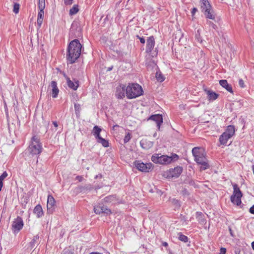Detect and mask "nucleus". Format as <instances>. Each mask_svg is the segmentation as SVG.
<instances>
[{
  "mask_svg": "<svg viewBox=\"0 0 254 254\" xmlns=\"http://www.w3.org/2000/svg\"><path fill=\"white\" fill-rule=\"evenodd\" d=\"M156 78L157 81L160 82H163L165 80L164 76L160 71L156 72Z\"/></svg>",
  "mask_w": 254,
  "mask_h": 254,
  "instance_id": "nucleus-30",
  "label": "nucleus"
},
{
  "mask_svg": "<svg viewBox=\"0 0 254 254\" xmlns=\"http://www.w3.org/2000/svg\"><path fill=\"white\" fill-rule=\"evenodd\" d=\"M162 245L164 247H167L168 246V244L167 242H164L162 243Z\"/></svg>",
  "mask_w": 254,
  "mask_h": 254,
  "instance_id": "nucleus-58",
  "label": "nucleus"
},
{
  "mask_svg": "<svg viewBox=\"0 0 254 254\" xmlns=\"http://www.w3.org/2000/svg\"><path fill=\"white\" fill-rule=\"evenodd\" d=\"M252 170H253V173L254 174V165L252 166Z\"/></svg>",
  "mask_w": 254,
  "mask_h": 254,
  "instance_id": "nucleus-63",
  "label": "nucleus"
},
{
  "mask_svg": "<svg viewBox=\"0 0 254 254\" xmlns=\"http://www.w3.org/2000/svg\"><path fill=\"white\" fill-rule=\"evenodd\" d=\"M197 11V9L195 7H194L192 8V11H191V13H192V15H194V13Z\"/></svg>",
  "mask_w": 254,
  "mask_h": 254,
  "instance_id": "nucleus-52",
  "label": "nucleus"
},
{
  "mask_svg": "<svg viewBox=\"0 0 254 254\" xmlns=\"http://www.w3.org/2000/svg\"><path fill=\"white\" fill-rule=\"evenodd\" d=\"M49 87L51 88L52 97L54 98H57L59 93V89L57 86V82L56 81H52Z\"/></svg>",
  "mask_w": 254,
  "mask_h": 254,
  "instance_id": "nucleus-16",
  "label": "nucleus"
},
{
  "mask_svg": "<svg viewBox=\"0 0 254 254\" xmlns=\"http://www.w3.org/2000/svg\"><path fill=\"white\" fill-rule=\"evenodd\" d=\"M160 156L159 154H155L152 156L151 160L154 163H159L160 164Z\"/></svg>",
  "mask_w": 254,
  "mask_h": 254,
  "instance_id": "nucleus-29",
  "label": "nucleus"
},
{
  "mask_svg": "<svg viewBox=\"0 0 254 254\" xmlns=\"http://www.w3.org/2000/svg\"><path fill=\"white\" fill-rule=\"evenodd\" d=\"M74 107L75 114L76 115L79 114L80 110V105L78 103H75L74 105Z\"/></svg>",
  "mask_w": 254,
  "mask_h": 254,
  "instance_id": "nucleus-38",
  "label": "nucleus"
},
{
  "mask_svg": "<svg viewBox=\"0 0 254 254\" xmlns=\"http://www.w3.org/2000/svg\"><path fill=\"white\" fill-rule=\"evenodd\" d=\"M90 254H110L109 252H106L105 253H99L97 252H92Z\"/></svg>",
  "mask_w": 254,
  "mask_h": 254,
  "instance_id": "nucleus-51",
  "label": "nucleus"
},
{
  "mask_svg": "<svg viewBox=\"0 0 254 254\" xmlns=\"http://www.w3.org/2000/svg\"><path fill=\"white\" fill-rule=\"evenodd\" d=\"M141 147L145 150L151 148L153 145V142L147 139H142L140 141Z\"/></svg>",
  "mask_w": 254,
  "mask_h": 254,
  "instance_id": "nucleus-19",
  "label": "nucleus"
},
{
  "mask_svg": "<svg viewBox=\"0 0 254 254\" xmlns=\"http://www.w3.org/2000/svg\"><path fill=\"white\" fill-rule=\"evenodd\" d=\"M33 213L38 218H41L44 215V212L41 205L40 204L36 205L34 208Z\"/></svg>",
  "mask_w": 254,
  "mask_h": 254,
  "instance_id": "nucleus-21",
  "label": "nucleus"
},
{
  "mask_svg": "<svg viewBox=\"0 0 254 254\" xmlns=\"http://www.w3.org/2000/svg\"><path fill=\"white\" fill-rule=\"evenodd\" d=\"M169 254H173L172 252H170Z\"/></svg>",
  "mask_w": 254,
  "mask_h": 254,
  "instance_id": "nucleus-64",
  "label": "nucleus"
},
{
  "mask_svg": "<svg viewBox=\"0 0 254 254\" xmlns=\"http://www.w3.org/2000/svg\"><path fill=\"white\" fill-rule=\"evenodd\" d=\"M136 38L139 40L140 42L142 44H144L145 43V40L143 37H140L139 35H136Z\"/></svg>",
  "mask_w": 254,
  "mask_h": 254,
  "instance_id": "nucleus-41",
  "label": "nucleus"
},
{
  "mask_svg": "<svg viewBox=\"0 0 254 254\" xmlns=\"http://www.w3.org/2000/svg\"><path fill=\"white\" fill-rule=\"evenodd\" d=\"M178 235H179L178 239L180 241H182L185 243H186L188 241V240H189L188 237L187 236L183 235L182 233H179L178 234Z\"/></svg>",
  "mask_w": 254,
  "mask_h": 254,
  "instance_id": "nucleus-27",
  "label": "nucleus"
},
{
  "mask_svg": "<svg viewBox=\"0 0 254 254\" xmlns=\"http://www.w3.org/2000/svg\"><path fill=\"white\" fill-rule=\"evenodd\" d=\"M20 5L18 3H14L13 11L15 13H18L19 10Z\"/></svg>",
  "mask_w": 254,
  "mask_h": 254,
  "instance_id": "nucleus-36",
  "label": "nucleus"
},
{
  "mask_svg": "<svg viewBox=\"0 0 254 254\" xmlns=\"http://www.w3.org/2000/svg\"><path fill=\"white\" fill-rule=\"evenodd\" d=\"M143 90L142 87L137 83H128L126 87V96L128 99L136 98L142 95Z\"/></svg>",
  "mask_w": 254,
  "mask_h": 254,
  "instance_id": "nucleus-3",
  "label": "nucleus"
},
{
  "mask_svg": "<svg viewBox=\"0 0 254 254\" xmlns=\"http://www.w3.org/2000/svg\"><path fill=\"white\" fill-rule=\"evenodd\" d=\"M73 249L66 248L63 250L62 254H73Z\"/></svg>",
  "mask_w": 254,
  "mask_h": 254,
  "instance_id": "nucleus-37",
  "label": "nucleus"
},
{
  "mask_svg": "<svg viewBox=\"0 0 254 254\" xmlns=\"http://www.w3.org/2000/svg\"><path fill=\"white\" fill-rule=\"evenodd\" d=\"M235 127L232 125L228 126L225 131L219 137L221 144L226 145L228 140L235 134Z\"/></svg>",
  "mask_w": 254,
  "mask_h": 254,
  "instance_id": "nucleus-5",
  "label": "nucleus"
},
{
  "mask_svg": "<svg viewBox=\"0 0 254 254\" xmlns=\"http://www.w3.org/2000/svg\"><path fill=\"white\" fill-rule=\"evenodd\" d=\"M133 164L136 169L142 172H149L152 168V164L151 163H144L141 161L137 160Z\"/></svg>",
  "mask_w": 254,
  "mask_h": 254,
  "instance_id": "nucleus-8",
  "label": "nucleus"
},
{
  "mask_svg": "<svg viewBox=\"0 0 254 254\" xmlns=\"http://www.w3.org/2000/svg\"><path fill=\"white\" fill-rule=\"evenodd\" d=\"M207 24L210 26H211L214 29L217 28V26L210 21H207Z\"/></svg>",
  "mask_w": 254,
  "mask_h": 254,
  "instance_id": "nucleus-40",
  "label": "nucleus"
},
{
  "mask_svg": "<svg viewBox=\"0 0 254 254\" xmlns=\"http://www.w3.org/2000/svg\"><path fill=\"white\" fill-rule=\"evenodd\" d=\"M239 85L242 88L245 87V85L244 81H243V80L242 79H239Z\"/></svg>",
  "mask_w": 254,
  "mask_h": 254,
  "instance_id": "nucleus-43",
  "label": "nucleus"
},
{
  "mask_svg": "<svg viewBox=\"0 0 254 254\" xmlns=\"http://www.w3.org/2000/svg\"><path fill=\"white\" fill-rule=\"evenodd\" d=\"M183 170L181 166H177L174 168H171L165 172V175L168 178H178Z\"/></svg>",
  "mask_w": 254,
  "mask_h": 254,
  "instance_id": "nucleus-7",
  "label": "nucleus"
},
{
  "mask_svg": "<svg viewBox=\"0 0 254 254\" xmlns=\"http://www.w3.org/2000/svg\"><path fill=\"white\" fill-rule=\"evenodd\" d=\"M233 193L231 196V201L237 206H239L242 203L241 198L243 196V194L238 185L235 184L233 185Z\"/></svg>",
  "mask_w": 254,
  "mask_h": 254,
  "instance_id": "nucleus-6",
  "label": "nucleus"
},
{
  "mask_svg": "<svg viewBox=\"0 0 254 254\" xmlns=\"http://www.w3.org/2000/svg\"><path fill=\"white\" fill-rule=\"evenodd\" d=\"M252 247L253 249L254 250V241L252 243Z\"/></svg>",
  "mask_w": 254,
  "mask_h": 254,
  "instance_id": "nucleus-62",
  "label": "nucleus"
},
{
  "mask_svg": "<svg viewBox=\"0 0 254 254\" xmlns=\"http://www.w3.org/2000/svg\"><path fill=\"white\" fill-rule=\"evenodd\" d=\"M95 137L96 138V139H97V141H98V140H100V138H102L101 135H100V133L99 134H98L97 135H94Z\"/></svg>",
  "mask_w": 254,
  "mask_h": 254,
  "instance_id": "nucleus-50",
  "label": "nucleus"
},
{
  "mask_svg": "<svg viewBox=\"0 0 254 254\" xmlns=\"http://www.w3.org/2000/svg\"><path fill=\"white\" fill-rule=\"evenodd\" d=\"M102 176L101 174H99L98 175L96 176L95 179H97L98 178H102Z\"/></svg>",
  "mask_w": 254,
  "mask_h": 254,
  "instance_id": "nucleus-60",
  "label": "nucleus"
},
{
  "mask_svg": "<svg viewBox=\"0 0 254 254\" xmlns=\"http://www.w3.org/2000/svg\"><path fill=\"white\" fill-rule=\"evenodd\" d=\"M79 11L78 5L75 4L70 9L69 14L70 15H73L76 14Z\"/></svg>",
  "mask_w": 254,
  "mask_h": 254,
  "instance_id": "nucleus-26",
  "label": "nucleus"
},
{
  "mask_svg": "<svg viewBox=\"0 0 254 254\" xmlns=\"http://www.w3.org/2000/svg\"><path fill=\"white\" fill-rule=\"evenodd\" d=\"M204 90L207 95V99L210 101L215 100L218 97V94L215 93V92H213L206 88H205Z\"/></svg>",
  "mask_w": 254,
  "mask_h": 254,
  "instance_id": "nucleus-20",
  "label": "nucleus"
},
{
  "mask_svg": "<svg viewBox=\"0 0 254 254\" xmlns=\"http://www.w3.org/2000/svg\"><path fill=\"white\" fill-rule=\"evenodd\" d=\"M55 200L51 195H48L47 198V211L49 213H52L55 209Z\"/></svg>",
  "mask_w": 254,
  "mask_h": 254,
  "instance_id": "nucleus-13",
  "label": "nucleus"
},
{
  "mask_svg": "<svg viewBox=\"0 0 254 254\" xmlns=\"http://www.w3.org/2000/svg\"><path fill=\"white\" fill-rule=\"evenodd\" d=\"M94 211L96 214L104 213L108 215L112 214V211L110 209L100 203L94 206Z\"/></svg>",
  "mask_w": 254,
  "mask_h": 254,
  "instance_id": "nucleus-10",
  "label": "nucleus"
},
{
  "mask_svg": "<svg viewBox=\"0 0 254 254\" xmlns=\"http://www.w3.org/2000/svg\"><path fill=\"white\" fill-rule=\"evenodd\" d=\"M2 186H3V182L0 181V191L1 190Z\"/></svg>",
  "mask_w": 254,
  "mask_h": 254,
  "instance_id": "nucleus-59",
  "label": "nucleus"
},
{
  "mask_svg": "<svg viewBox=\"0 0 254 254\" xmlns=\"http://www.w3.org/2000/svg\"><path fill=\"white\" fill-rule=\"evenodd\" d=\"M82 46L78 39L71 41L67 48L66 60L70 64H72L79 58Z\"/></svg>",
  "mask_w": 254,
  "mask_h": 254,
  "instance_id": "nucleus-1",
  "label": "nucleus"
},
{
  "mask_svg": "<svg viewBox=\"0 0 254 254\" xmlns=\"http://www.w3.org/2000/svg\"><path fill=\"white\" fill-rule=\"evenodd\" d=\"M64 76L66 80L67 84L68 87L73 89V90H76L79 86V81L74 80V82H73L68 76L65 75V74H64Z\"/></svg>",
  "mask_w": 254,
  "mask_h": 254,
  "instance_id": "nucleus-17",
  "label": "nucleus"
},
{
  "mask_svg": "<svg viewBox=\"0 0 254 254\" xmlns=\"http://www.w3.org/2000/svg\"><path fill=\"white\" fill-rule=\"evenodd\" d=\"M226 249L225 248H221L220 250L219 254H226Z\"/></svg>",
  "mask_w": 254,
  "mask_h": 254,
  "instance_id": "nucleus-46",
  "label": "nucleus"
},
{
  "mask_svg": "<svg viewBox=\"0 0 254 254\" xmlns=\"http://www.w3.org/2000/svg\"><path fill=\"white\" fill-rule=\"evenodd\" d=\"M102 129L101 128L99 127L98 126H95L93 127V135H97L98 134H99L100 133Z\"/></svg>",
  "mask_w": 254,
  "mask_h": 254,
  "instance_id": "nucleus-33",
  "label": "nucleus"
},
{
  "mask_svg": "<svg viewBox=\"0 0 254 254\" xmlns=\"http://www.w3.org/2000/svg\"><path fill=\"white\" fill-rule=\"evenodd\" d=\"M76 179L78 180L79 182H81L83 180V177L81 176H77L76 177Z\"/></svg>",
  "mask_w": 254,
  "mask_h": 254,
  "instance_id": "nucleus-49",
  "label": "nucleus"
},
{
  "mask_svg": "<svg viewBox=\"0 0 254 254\" xmlns=\"http://www.w3.org/2000/svg\"><path fill=\"white\" fill-rule=\"evenodd\" d=\"M70 34L73 35L75 37L81 36V28L78 22L74 21L72 22L70 29Z\"/></svg>",
  "mask_w": 254,
  "mask_h": 254,
  "instance_id": "nucleus-9",
  "label": "nucleus"
},
{
  "mask_svg": "<svg viewBox=\"0 0 254 254\" xmlns=\"http://www.w3.org/2000/svg\"><path fill=\"white\" fill-rule=\"evenodd\" d=\"M170 157L168 155H161L160 156V164H168L170 163Z\"/></svg>",
  "mask_w": 254,
  "mask_h": 254,
  "instance_id": "nucleus-24",
  "label": "nucleus"
},
{
  "mask_svg": "<svg viewBox=\"0 0 254 254\" xmlns=\"http://www.w3.org/2000/svg\"><path fill=\"white\" fill-rule=\"evenodd\" d=\"M131 134L130 132H127L125 137H124V142L125 143H127V142H128L130 139H131Z\"/></svg>",
  "mask_w": 254,
  "mask_h": 254,
  "instance_id": "nucleus-34",
  "label": "nucleus"
},
{
  "mask_svg": "<svg viewBox=\"0 0 254 254\" xmlns=\"http://www.w3.org/2000/svg\"><path fill=\"white\" fill-rule=\"evenodd\" d=\"M229 231H230V233L231 235L232 236H234L233 234L232 230V229H231L230 227H229Z\"/></svg>",
  "mask_w": 254,
  "mask_h": 254,
  "instance_id": "nucleus-57",
  "label": "nucleus"
},
{
  "mask_svg": "<svg viewBox=\"0 0 254 254\" xmlns=\"http://www.w3.org/2000/svg\"><path fill=\"white\" fill-rule=\"evenodd\" d=\"M219 84L221 86L225 88L228 91L230 92V93H233L232 86L228 84L226 80L222 79L219 80Z\"/></svg>",
  "mask_w": 254,
  "mask_h": 254,
  "instance_id": "nucleus-22",
  "label": "nucleus"
},
{
  "mask_svg": "<svg viewBox=\"0 0 254 254\" xmlns=\"http://www.w3.org/2000/svg\"><path fill=\"white\" fill-rule=\"evenodd\" d=\"M29 152L32 155H39L43 150L42 143L40 142V139L36 135H34L31 138V143L28 147Z\"/></svg>",
  "mask_w": 254,
  "mask_h": 254,
  "instance_id": "nucleus-4",
  "label": "nucleus"
},
{
  "mask_svg": "<svg viewBox=\"0 0 254 254\" xmlns=\"http://www.w3.org/2000/svg\"><path fill=\"white\" fill-rule=\"evenodd\" d=\"M73 0H64V3L66 5H71L73 3Z\"/></svg>",
  "mask_w": 254,
  "mask_h": 254,
  "instance_id": "nucleus-45",
  "label": "nucleus"
},
{
  "mask_svg": "<svg viewBox=\"0 0 254 254\" xmlns=\"http://www.w3.org/2000/svg\"><path fill=\"white\" fill-rule=\"evenodd\" d=\"M39 238V237L38 235H37L36 236H34L32 240H34L36 242V240H38V239Z\"/></svg>",
  "mask_w": 254,
  "mask_h": 254,
  "instance_id": "nucleus-54",
  "label": "nucleus"
},
{
  "mask_svg": "<svg viewBox=\"0 0 254 254\" xmlns=\"http://www.w3.org/2000/svg\"><path fill=\"white\" fill-rule=\"evenodd\" d=\"M45 7V0H38V8L39 11L38 13V17L40 18H44V9Z\"/></svg>",
  "mask_w": 254,
  "mask_h": 254,
  "instance_id": "nucleus-18",
  "label": "nucleus"
},
{
  "mask_svg": "<svg viewBox=\"0 0 254 254\" xmlns=\"http://www.w3.org/2000/svg\"><path fill=\"white\" fill-rule=\"evenodd\" d=\"M43 18H37V25L39 28H40L42 24Z\"/></svg>",
  "mask_w": 254,
  "mask_h": 254,
  "instance_id": "nucleus-42",
  "label": "nucleus"
},
{
  "mask_svg": "<svg viewBox=\"0 0 254 254\" xmlns=\"http://www.w3.org/2000/svg\"><path fill=\"white\" fill-rule=\"evenodd\" d=\"M203 12L206 18L213 20L215 19V16L210 12V9Z\"/></svg>",
  "mask_w": 254,
  "mask_h": 254,
  "instance_id": "nucleus-31",
  "label": "nucleus"
},
{
  "mask_svg": "<svg viewBox=\"0 0 254 254\" xmlns=\"http://www.w3.org/2000/svg\"><path fill=\"white\" fill-rule=\"evenodd\" d=\"M201 8L202 12L208 10L211 8V6L209 1H208V2L201 3Z\"/></svg>",
  "mask_w": 254,
  "mask_h": 254,
  "instance_id": "nucleus-25",
  "label": "nucleus"
},
{
  "mask_svg": "<svg viewBox=\"0 0 254 254\" xmlns=\"http://www.w3.org/2000/svg\"><path fill=\"white\" fill-rule=\"evenodd\" d=\"M53 124L54 125V127H58V123L56 121H53Z\"/></svg>",
  "mask_w": 254,
  "mask_h": 254,
  "instance_id": "nucleus-55",
  "label": "nucleus"
},
{
  "mask_svg": "<svg viewBox=\"0 0 254 254\" xmlns=\"http://www.w3.org/2000/svg\"><path fill=\"white\" fill-rule=\"evenodd\" d=\"M148 120H152L155 122L158 129H160V126L163 123L162 116L160 114L152 115L149 117Z\"/></svg>",
  "mask_w": 254,
  "mask_h": 254,
  "instance_id": "nucleus-15",
  "label": "nucleus"
},
{
  "mask_svg": "<svg viewBox=\"0 0 254 254\" xmlns=\"http://www.w3.org/2000/svg\"><path fill=\"white\" fill-rule=\"evenodd\" d=\"M155 42L154 36H151L147 39L146 52L150 54L154 49Z\"/></svg>",
  "mask_w": 254,
  "mask_h": 254,
  "instance_id": "nucleus-14",
  "label": "nucleus"
},
{
  "mask_svg": "<svg viewBox=\"0 0 254 254\" xmlns=\"http://www.w3.org/2000/svg\"><path fill=\"white\" fill-rule=\"evenodd\" d=\"M115 199V197L114 195H109L105 197L103 201L105 203H110L112 202Z\"/></svg>",
  "mask_w": 254,
  "mask_h": 254,
  "instance_id": "nucleus-32",
  "label": "nucleus"
},
{
  "mask_svg": "<svg viewBox=\"0 0 254 254\" xmlns=\"http://www.w3.org/2000/svg\"><path fill=\"white\" fill-rule=\"evenodd\" d=\"M169 157H170V159L171 160H170V163L172 162H174V161H176L178 160L179 158V156L176 154H172L171 156H169Z\"/></svg>",
  "mask_w": 254,
  "mask_h": 254,
  "instance_id": "nucleus-35",
  "label": "nucleus"
},
{
  "mask_svg": "<svg viewBox=\"0 0 254 254\" xmlns=\"http://www.w3.org/2000/svg\"><path fill=\"white\" fill-rule=\"evenodd\" d=\"M195 216L197 220L199 223L202 224L206 223V219L204 218V216L203 213L201 212H196Z\"/></svg>",
  "mask_w": 254,
  "mask_h": 254,
  "instance_id": "nucleus-23",
  "label": "nucleus"
},
{
  "mask_svg": "<svg viewBox=\"0 0 254 254\" xmlns=\"http://www.w3.org/2000/svg\"><path fill=\"white\" fill-rule=\"evenodd\" d=\"M157 55V49H156V50L154 51V52L152 53V56L154 57L155 56H156Z\"/></svg>",
  "mask_w": 254,
  "mask_h": 254,
  "instance_id": "nucleus-56",
  "label": "nucleus"
},
{
  "mask_svg": "<svg viewBox=\"0 0 254 254\" xmlns=\"http://www.w3.org/2000/svg\"><path fill=\"white\" fill-rule=\"evenodd\" d=\"M249 212L253 214H254V204L250 208Z\"/></svg>",
  "mask_w": 254,
  "mask_h": 254,
  "instance_id": "nucleus-47",
  "label": "nucleus"
},
{
  "mask_svg": "<svg viewBox=\"0 0 254 254\" xmlns=\"http://www.w3.org/2000/svg\"><path fill=\"white\" fill-rule=\"evenodd\" d=\"M127 86L121 84L116 87L115 96L119 99H123L125 97L126 92Z\"/></svg>",
  "mask_w": 254,
  "mask_h": 254,
  "instance_id": "nucleus-12",
  "label": "nucleus"
},
{
  "mask_svg": "<svg viewBox=\"0 0 254 254\" xmlns=\"http://www.w3.org/2000/svg\"><path fill=\"white\" fill-rule=\"evenodd\" d=\"M8 176V174L6 171L3 172V173L0 176V181L3 182V180L6 178Z\"/></svg>",
  "mask_w": 254,
  "mask_h": 254,
  "instance_id": "nucleus-39",
  "label": "nucleus"
},
{
  "mask_svg": "<svg viewBox=\"0 0 254 254\" xmlns=\"http://www.w3.org/2000/svg\"><path fill=\"white\" fill-rule=\"evenodd\" d=\"M36 241L34 240H32V241L29 243V247L31 249L33 248L35 246Z\"/></svg>",
  "mask_w": 254,
  "mask_h": 254,
  "instance_id": "nucleus-44",
  "label": "nucleus"
},
{
  "mask_svg": "<svg viewBox=\"0 0 254 254\" xmlns=\"http://www.w3.org/2000/svg\"><path fill=\"white\" fill-rule=\"evenodd\" d=\"M188 183L189 185H191V186H194L195 185L194 181L192 179L189 180Z\"/></svg>",
  "mask_w": 254,
  "mask_h": 254,
  "instance_id": "nucleus-48",
  "label": "nucleus"
},
{
  "mask_svg": "<svg viewBox=\"0 0 254 254\" xmlns=\"http://www.w3.org/2000/svg\"><path fill=\"white\" fill-rule=\"evenodd\" d=\"M201 1V3H203V2H208V0H200Z\"/></svg>",
  "mask_w": 254,
  "mask_h": 254,
  "instance_id": "nucleus-61",
  "label": "nucleus"
},
{
  "mask_svg": "<svg viewBox=\"0 0 254 254\" xmlns=\"http://www.w3.org/2000/svg\"><path fill=\"white\" fill-rule=\"evenodd\" d=\"M192 154L194 157L195 161L201 165V169L205 170L209 167L206 158V153L204 148L195 147L192 149Z\"/></svg>",
  "mask_w": 254,
  "mask_h": 254,
  "instance_id": "nucleus-2",
  "label": "nucleus"
},
{
  "mask_svg": "<svg viewBox=\"0 0 254 254\" xmlns=\"http://www.w3.org/2000/svg\"><path fill=\"white\" fill-rule=\"evenodd\" d=\"M97 142L101 143L104 147H107L109 146L108 141L103 138H100V140H98Z\"/></svg>",
  "mask_w": 254,
  "mask_h": 254,
  "instance_id": "nucleus-28",
  "label": "nucleus"
},
{
  "mask_svg": "<svg viewBox=\"0 0 254 254\" xmlns=\"http://www.w3.org/2000/svg\"><path fill=\"white\" fill-rule=\"evenodd\" d=\"M23 221L20 216H17L12 222V229L14 233H18L23 227Z\"/></svg>",
  "mask_w": 254,
  "mask_h": 254,
  "instance_id": "nucleus-11",
  "label": "nucleus"
},
{
  "mask_svg": "<svg viewBox=\"0 0 254 254\" xmlns=\"http://www.w3.org/2000/svg\"><path fill=\"white\" fill-rule=\"evenodd\" d=\"M113 66L112 65L107 68V71H110L112 70L113 69Z\"/></svg>",
  "mask_w": 254,
  "mask_h": 254,
  "instance_id": "nucleus-53",
  "label": "nucleus"
}]
</instances>
